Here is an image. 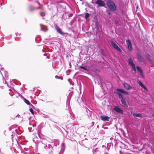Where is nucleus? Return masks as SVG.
Masks as SVG:
<instances>
[{
  "label": "nucleus",
  "instance_id": "30",
  "mask_svg": "<svg viewBox=\"0 0 154 154\" xmlns=\"http://www.w3.org/2000/svg\"><path fill=\"white\" fill-rule=\"evenodd\" d=\"M95 1V0H92L91 3L93 4H96Z\"/></svg>",
  "mask_w": 154,
  "mask_h": 154
},
{
  "label": "nucleus",
  "instance_id": "28",
  "mask_svg": "<svg viewBox=\"0 0 154 154\" xmlns=\"http://www.w3.org/2000/svg\"><path fill=\"white\" fill-rule=\"evenodd\" d=\"M73 94V92L72 91H71L69 93V97H71L72 96V95Z\"/></svg>",
  "mask_w": 154,
  "mask_h": 154
},
{
  "label": "nucleus",
  "instance_id": "24",
  "mask_svg": "<svg viewBox=\"0 0 154 154\" xmlns=\"http://www.w3.org/2000/svg\"><path fill=\"white\" fill-rule=\"evenodd\" d=\"M40 13L41 16L42 17L44 16L45 15V13L44 12L41 11L40 12Z\"/></svg>",
  "mask_w": 154,
  "mask_h": 154
},
{
  "label": "nucleus",
  "instance_id": "10",
  "mask_svg": "<svg viewBox=\"0 0 154 154\" xmlns=\"http://www.w3.org/2000/svg\"><path fill=\"white\" fill-rule=\"evenodd\" d=\"M125 88L127 90H129L133 88V87L128 83L125 82L123 84Z\"/></svg>",
  "mask_w": 154,
  "mask_h": 154
},
{
  "label": "nucleus",
  "instance_id": "45",
  "mask_svg": "<svg viewBox=\"0 0 154 154\" xmlns=\"http://www.w3.org/2000/svg\"><path fill=\"white\" fill-rule=\"evenodd\" d=\"M10 149H11V150H12V147H11V148H10Z\"/></svg>",
  "mask_w": 154,
  "mask_h": 154
},
{
  "label": "nucleus",
  "instance_id": "25",
  "mask_svg": "<svg viewBox=\"0 0 154 154\" xmlns=\"http://www.w3.org/2000/svg\"><path fill=\"white\" fill-rule=\"evenodd\" d=\"M55 78L56 79H60L61 80H63V78L60 77H59L57 75L55 76Z\"/></svg>",
  "mask_w": 154,
  "mask_h": 154
},
{
  "label": "nucleus",
  "instance_id": "42",
  "mask_svg": "<svg viewBox=\"0 0 154 154\" xmlns=\"http://www.w3.org/2000/svg\"><path fill=\"white\" fill-rule=\"evenodd\" d=\"M43 55L44 56H45L46 55V54H43Z\"/></svg>",
  "mask_w": 154,
  "mask_h": 154
},
{
  "label": "nucleus",
  "instance_id": "16",
  "mask_svg": "<svg viewBox=\"0 0 154 154\" xmlns=\"http://www.w3.org/2000/svg\"><path fill=\"white\" fill-rule=\"evenodd\" d=\"M29 9L30 12H32L35 9V8L32 5L29 4Z\"/></svg>",
  "mask_w": 154,
  "mask_h": 154
},
{
  "label": "nucleus",
  "instance_id": "23",
  "mask_svg": "<svg viewBox=\"0 0 154 154\" xmlns=\"http://www.w3.org/2000/svg\"><path fill=\"white\" fill-rule=\"evenodd\" d=\"M90 15V14L88 13H86L85 14V18L87 19V18H88L89 17Z\"/></svg>",
  "mask_w": 154,
  "mask_h": 154
},
{
  "label": "nucleus",
  "instance_id": "4",
  "mask_svg": "<svg viewBox=\"0 0 154 154\" xmlns=\"http://www.w3.org/2000/svg\"><path fill=\"white\" fill-rule=\"evenodd\" d=\"M110 42L111 44V45L114 48L120 53H121L122 52V49L118 46L115 42L112 40H111Z\"/></svg>",
  "mask_w": 154,
  "mask_h": 154
},
{
  "label": "nucleus",
  "instance_id": "38",
  "mask_svg": "<svg viewBox=\"0 0 154 154\" xmlns=\"http://www.w3.org/2000/svg\"><path fill=\"white\" fill-rule=\"evenodd\" d=\"M35 9H40V7H38L37 8H35Z\"/></svg>",
  "mask_w": 154,
  "mask_h": 154
},
{
  "label": "nucleus",
  "instance_id": "35",
  "mask_svg": "<svg viewBox=\"0 0 154 154\" xmlns=\"http://www.w3.org/2000/svg\"><path fill=\"white\" fill-rule=\"evenodd\" d=\"M102 147L103 148H104L105 149H106V146H104V145H103L102 146Z\"/></svg>",
  "mask_w": 154,
  "mask_h": 154
},
{
  "label": "nucleus",
  "instance_id": "21",
  "mask_svg": "<svg viewBox=\"0 0 154 154\" xmlns=\"http://www.w3.org/2000/svg\"><path fill=\"white\" fill-rule=\"evenodd\" d=\"M59 143L58 142L56 141L54 143H52V145L53 146H56L57 145H58Z\"/></svg>",
  "mask_w": 154,
  "mask_h": 154
},
{
  "label": "nucleus",
  "instance_id": "31",
  "mask_svg": "<svg viewBox=\"0 0 154 154\" xmlns=\"http://www.w3.org/2000/svg\"><path fill=\"white\" fill-rule=\"evenodd\" d=\"M114 23L115 24H117L119 23V22L117 20H115L114 21Z\"/></svg>",
  "mask_w": 154,
  "mask_h": 154
},
{
  "label": "nucleus",
  "instance_id": "48",
  "mask_svg": "<svg viewBox=\"0 0 154 154\" xmlns=\"http://www.w3.org/2000/svg\"><path fill=\"white\" fill-rule=\"evenodd\" d=\"M11 136H13V134H12V135H11Z\"/></svg>",
  "mask_w": 154,
  "mask_h": 154
},
{
  "label": "nucleus",
  "instance_id": "6",
  "mask_svg": "<svg viewBox=\"0 0 154 154\" xmlns=\"http://www.w3.org/2000/svg\"><path fill=\"white\" fill-rule=\"evenodd\" d=\"M95 24L96 26V29L97 31L99 32H100L101 31L102 26L100 24L97 20H96L95 22Z\"/></svg>",
  "mask_w": 154,
  "mask_h": 154
},
{
  "label": "nucleus",
  "instance_id": "50",
  "mask_svg": "<svg viewBox=\"0 0 154 154\" xmlns=\"http://www.w3.org/2000/svg\"><path fill=\"white\" fill-rule=\"evenodd\" d=\"M10 90H11V89H9V91H10Z\"/></svg>",
  "mask_w": 154,
  "mask_h": 154
},
{
  "label": "nucleus",
  "instance_id": "1",
  "mask_svg": "<svg viewBox=\"0 0 154 154\" xmlns=\"http://www.w3.org/2000/svg\"><path fill=\"white\" fill-rule=\"evenodd\" d=\"M115 92L116 94H117L119 96V98L121 99V101L123 105V106L127 108L128 107V105L126 103L125 99L124 98V96L122 93L126 94L127 95L128 94V92L124 89L120 88H118L116 89Z\"/></svg>",
  "mask_w": 154,
  "mask_h": 154
},
{
  "label": "nucleus",
  "instance_id": "39",
  "mask_svg": "<svg viewBox=\"0 0 154 154\" xmlns=\"http://www.w3.org/2000/svg\"><path fill=\"white\" fill-rule=\"evenodd\" d=\"M1 70H4V68L3 67H2L1 68Z\"/></svg>",
  "mask_w": 154,
  "mask_h": 154
},
{
  "label": "nucleus",
  "instance_id": "14",
  "mask_svg": "<svg viewBox=\"0 0 154 154\" xmlns=\"http://www.w3.org/2000/svg\"><path fill=\"white\" fill-rule=\"evenodd\" d=\"M57 31L60 34L64 35L65 33L62 32L61 29L59 27L57 26L55 27Z\"/></svg>",
  "mask_w": 154,
  "mask_h": 154
},
{
  "label": "nucleus",
  "instance_id": "49",
  "mask_svg": "<svg viewBox=\"0 0 154 154\" xmlns=\"http://www.w3.org/2000/svg\"><path fill=\"white\" fill-rule=\"evenodd\" d=\"M3 79H4V77H3Z\"/></svg>",
  "mask_w": 154,
  "mask_h": 154
},
{
  "label": "nucleus",
  "instance_id": "18",
  "mask_svg": "<svg viewBox=\"0 0 154 154\" xmlns=\"http://www.w3.org/2000/svg\"><path fill=\"white\" fill-rule=\"evenodd\" d=\"M23 99L24 102L27 105H29L31 104L32 106H33L31 104L29 100L26 99V98L23 97Z\"/></svg>",
  "mask_w": 154,
  "mask_h": 154
},
{
  "label": "nucleus",
  "instance_id": "20",
  "mask_svg": "<svg viewBox=\"0 0 154 154\" xmlns=\"http://www.w3.org/2000/svg\"><path fill=\"white\" fill-rule=\"evenodd\" d=\"M79 68L82 69L85 71H88V69L85 66L80 65L79 66Z\"/></svg>",
  "mask_w": 154,
  "mask_h": 154
},
{
  "label": "nucleus",
  "instance_id": "15",
  "mask_svg": "<svg viewBox=\"0 0 154 154\" xmlns=\"http://www.w3.org/2000/svg\"><path fill=\"white\" fill-rule=\"evenodd\" d=\"M131 114L134 116H136L138 117H142V114L140 113H135L133 112H131Z\"/></svg>",
  "mask_w": 154,
  "mask_h": 154
},
{
  "label": "nucleus",
  "instance_id": "41",
  "mask_svg": "<svg viewBox=\"0 0 154 154\" xmlns=\"http://www.w3.org/2000/svg\"><path fill=\"white\" fill-rule=\"evenodd\" d=\"M32 127H35V125H34V124H33V125H32Z\"/></svg>",
  "mask_w": 154,
  "mask_h": 154
},
{
  "label": "nucleus",
  "instance_id": "26",
  "mask_svg": "<svg viewBox=\"0 0 154 154\" xmlns=\"http://www.w3.org/2000/svg\"><path fill=\"white\" fill-rule=\"evenodd\" d=\"M106 12L107 14L109 16L110 15L111 13V12H110V11L109 10H107L106 11Z\"/></svg>",
  "mask_w": 154,
  "mask_h": 154
},
{
  "label": "nucleus",
  "instance_id": "17",
  "mask_svg": "<svg viewBox=\"0 0 154 154\" xmlns=\"http://www.w3.org/2000/svg\"><path fill=\"white\" fill-rule=\"evenodd\" d=\"M100 53L101 54H102L103 56L105 57L107 56L106 52L105 51V50L103 49H102L100 50Z\"/></svg>",
  "mask_w": 154,
  "mask_h": 154
},
{
  "label": "nucleus",
  "instance_id": "44",
  "mask_svg": "<svg viewBox=\"0 0 154 154\" xmlns=\"http://www.w3.org/2000/svg\"><path fill=\"white\" fill-rule=\"evenodd\" d=\"M47 116H44V117H45V118H46V117H47Z\"/></svg>",
  "mask_w": 154,
  "mask_h": 154
},
{
  "label": "nucleus",
  "instance_id": "43",
  "mask_svg": "<svg viewBox=\"0 0 154 154\" xmlns=\"http://www.w3.org/2000/svg\"><path fill=\"white\" fill-rule=\"evenodd\" d=\"M47 116H44V117H45V118H46V117H47Z\"/></svg>",
  "mask_w": 154,
  "mask_h": 154
},
{
  "label": "nucleus",
  "instance_id": "52",
  "mask_svg": "<svg viewBox=\"0 0 154 154\" xmlns=\"http://www.w3.org/2000/svg\"><path fill=\"white\" fill-rule=\"evenodd\" d=\"M5 83H6V81H5Z\"/></svg>",
  "mask_w": 154,
  "mask_h": 154
},
{
  "label": "nucleus",
  "instance_id": "34",
  "mask_svg": "<svg viewBox=\"0 0 154 154\" xmlns=\"http://www.w3.org/2000/svg\"><path fill=\"white\" fill-rule=\"evenodd\" d=\"M5 75L6 77H8V73H7V72H6V73H5Z\"/></svg>",
  "mask_w": 154,
  "mask_h": 154
},
{
  "label": "nucleus",
  "instance_id": "2",
  "mask_svg": "<svg viewBox=\"0 0 154 154\" xmlns=\"http://www.w3.org/2000/svg\"><path fill=\"white\" fill-rule=\"evenodd\" d=\"M127 61L128 63L132 66L133 70L134 71H136V69L139 72L140 75L143 76V72L141 68L139 66H137L136 67H135V64L133 63V60L131 58H128Z\"/></svg>",
  "mask_w": 154,
  "mask_h": 154
},
{
  "label": "nucleus",
  "instance_id": "32",
  "mask_svg": "<svg viewBox=\"0 0 154 154\" xmlns=\"http://www.w3.org/2000/svg\"><path fill=\"white\" fill-rule=\"evenodd\" d=\"M40 26H41V31H44L45 32H46V31L44 30L42 28V26H41V24H40Z\"/></svg>",
  "mask_w": 154,
  "mask_h": 154
},
{
  "label": "nucleus",
  "instance_id": "37",
  "mask_svg": "<svg viewBox=\"0 0 154 154\" xmlns=\"http://www.w3.org/2000/svg\"><path fill=\"white\" fill-rule=\"evenodd\" d=\"M109 147H108V146H107L106 148V149H107V150L108 151L109 150Z\"/></svg>",
  "mask_w": 154,
  "mask_h": 154
},
{
  "label": "nucleus",
  "instance_id": "3",
  "mask_svg": "<svg viewBox=\"0 0 154 154\" xmlns=\"http://www.w3.org/2000/svg\"><path fill=\"white\" fill-rule=\"evenodd\" d=\"M106 4L109 10L114 11L117 10V6L115 3L112 0H108L106 2Z\"/></svg>",
  "mask_w": 154,
  "mask_h": 154
},
{
  "label": "nucleus",
  "instance_id": "27",
  "mask_svg": "<svg viewBox=\"0 0 154 154\" xmlns=\"http://www.w3.org/2000/svg\"><path fill=\"white\" fill-rule=\"evenodd\" d=\"M29 111L32 114H33L34 113V111L33 109H32V108H30Z\"/></svg>",
  "mask_w": 154,
  "mask_h": 154
},
{
  "label": "nucleus",
  "instance_id": "19",
  "mask_svg": "<svg viewBox=\"0 0 154 154\" xmlns=\"http://www.w3.org/2000/svg\"><path fill=\"white\" fill-rule=\"evenodd\" d=\"M93 154H95L94 153H99L100 152L99 149L98 148H96L95 149H93L92 150Z\"/></svg>",
  "mask_w": 154,
  "mask_h": 154
},
{
  "label": "nucleus",
  "instance_id": "40",
  "mask_svg": "<svg viewBox=\"0 0 154 154\" xmlns=\"http://www.w3.org/2000/svg\"><path fill=\"white\" fill-rule=\"evenodd\" d=\"M103 128H104V129H106L107 128V127H105L104 128L103 127Z\"/></svg>",
  "mask_w": 154,
  "mask_h": 154
},
{
  "label": "nucleus",
  "instance_id": "9",
  "mask_svg": "<svg viewBox=\"0 0 154 154\" xmlns=\"http://www.w3.org/2000/svg\"><path fill=\"white\" fill-rule=\"evenodd\" d=\"M114 110L119 113L123 114L124 111L123 109L120 108L119 106H115L114 109Z\"/></svg>",
  "mask_w": 154,
  "mask_h": 154
},
{
  "label": "nucleus",
  "instance_id": "11",
  "mask_svg": "<svg viewBox=\"0 0 154 154\" xmlns=\"http://www.w3.org/2000/svg\"><path fill=\"white\" fill-rule=\"evenodd\" d=\"M100 118L101 120L104 122L109 121V117L105 115L101 116Z\"/></svg>",
  "mask_w": 154,
  "mask_h": 154
},
{
  "label": "nucleus",
  "instance_id": "12",
  "mask_svg": "<svg viewBox=\"0 0 154 154\" xmlns=\"http://www.w3.org/2000/svg\"><path fill=\"white\" fill-rule=\"evenodd\" d=\"M146 58L150 62L152 63L154 62L152 57L149 54H146L145 55Z\"/></svg>",
  "mask_w": 154,
  "mask_h": 154
},
{
  "label": "nucleus",
  "instance_id": "8",
  "mask_svg": "<svg viewBox=\"0 0 154 154\" xmlns=\"http://www.w3.org/2000/svg\"><path fill=\"white\" fill-rule=\"evenodd\" d=\"M126 42L128 45V49L130 51H132L133 50V48L130 40L129 39H127Z\"/></svg>",
  "mask_w": 154,
  "mask_h": 154
},
{
  "label": "nucleus",
  "instance_id": "22",
  "mask_svg": "<svg viewBox=\"0 0 154 154\" xmlns=\"http://www.w3.org/2000/svg\"><path fill=\"white\" fill-rule=\"evenodd\" d=\"M41 39V38L40 36L37 37L35 38V41L37 42L40 41Z\"/></svg>",
  "mask_w": 154,
  "mask_h": 154
},
{
  "label": "nucleus",
  "instance_id": "47",
  "mask_svg": "<svg viewBox=\"0 0 154 154\" xmlns=\"http://www.w3.org/2000/svg\"><path fill=\"white\" fill-rule=\"evenodd\" d=\"M51 102V101H47V102L48 103V102Z\"/></svg>",
  "mask_w": 154,
  "mask_h": 154
},
{
  "label": "nucleus",
  "instance_id": "51",
  "mask_svg": "<svg viewBox=\"0 0 154 154\" xmlns=\"http://www.w3.org/2000/svg\"><path fill=\"white\" fill-rule=\"evenodd\" d=\"M80 70V71H82L81 70Z\"/></svg>",
  "mask_w": 154,
  "mask_h": 154
},
{
  "label": "nucleus",
  "instance_id": "13",
  "mask_svg": "<svg viewBox=\"0 0 154 154\" xmlns=\"http://www.w3.org/2000/svg\"><path fill=\"white\" fill-rule=\"evenodd\" d=\"M137 83L141 87L144 89L146 90H147V89L146 86L140 81L138 80L137 81Z\"/></svg>",
  "mask_w": 154,
  "mask_h": 154
},
{
  "label": "nucleus",
  "instance_id": "7",
  "mask_svg": "<svg viewBox=\"0 0 154 154\" xmlns=\"http://www.w3.org/2000/svg\"><path fill=\"white\" fill-rule=\"evenodd\" d=\"M137 60L140 63H144L145 62V60L144 58L141 56L139 54H137Z\"/></svg>",
  "mask_w": 154,
  "mask_h": 154
},
{
  "label": "nucleus",
  "instance_id": "5",
  "mask_svg": "<svg viewBox=\"0 0 154 154\" xmlns=\"http://www.w3.org/2000/svg\"><path fill=\"white\" fill-rule=\"evenodd\" d=\"M96 4L99 7H105V3L102 0H97L95 1Z\"/></svg>",
  "mask_w": 154,
  "mask_h": 154
},
{
  "label": "nucleus",
  "instance_id": "29",
  "mask_svg": "<svg viewBox=\"0 0 154 154\" xmlns=\"http://www.w3.org/2000/svg\"><path fill=\"white\" fill-rule=\"evenodd\" d=\"M28 130H29V131L30 132L32 131L33 130V129H32V128H28Z\"/></svg>",
  "mask_w": 154,
  "mask_h": 154
},
{
  "label": "nucleus",
  "instance_id": "33",
  "mask_svg": "<svg viewBox=\"0 0 154 154\" xmlns=\"http://www.w3.org/2000/svg\"><path fill=\"white\" fill-rule=\"evenodd\" d=\"M35 2L36 3H37L38 5H39V6L41 5L38 2L37 0L35 1Z\"/></svg>",
  "mask_w": 154,
  "mask_h": 154
},
{
  "label": "nucleus",
  "instance_id": "36",
  "mask_svg": "<svg viewBox=\"0 0 154 154\" xmlns=\"http://www.w3.org/2000/svg\"><path fill=\"white\" fill-rule=\"evenodd\" d=\"M64 145H65V144H64V143H62V146H64Z\"/></svg>",
  "mask_w": 154,
  "mask_h": 154
},
{
  "label": "nucleus",
  "instance_id": "46",
  "mask_svg": "<svg viewBox=\"0 0 154 154\" xmlns=\"http://www.w3.org/2000/svg\"><path fill=\"white\" fill-rule=\"evenodd\" d=\"M68 81H69V82L71 83V82L69 81V79H68Z\"/></svg>",
  "mask_w": 154,
  "mask_h": 154
}]
</instances>
